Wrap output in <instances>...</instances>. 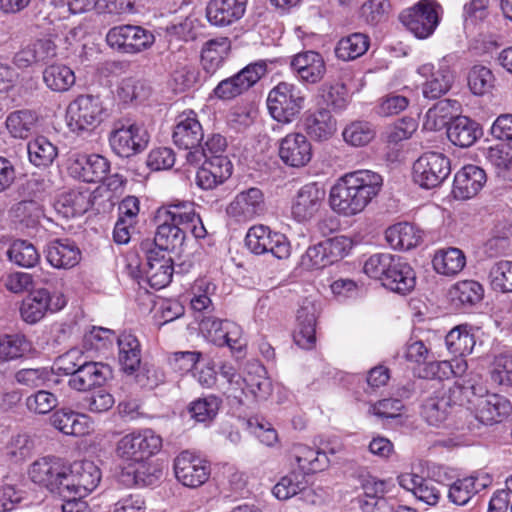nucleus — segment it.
I'll list each match as a JSON object with an SVG mask.
<instances>
[{
  "label": "nucleus",
  "instance_id": "cd10ccee",
  "mask_svg": "<svg viewBox=\"0 0 512 512\" xmlns=\"http://www.w3.org/2000/svg\"><path fill=\"white\" fill-rule=\"evenodd\" d=\"M265 211L264 194L257 187L240 191L227 207V213L238 221H247Z\"/></svg>",
  "mask_w": 512,
  "mask_h": 512
},
{
  "label": "nucleus",
  "instance_id": "6e6552de",
  "mask_svg": "<svg viewBox=\"0 0 512 512\" xmlns=\"http://www.w3.org/2000/svg\"><path fill=\"white\" fill-rule=\"evenodd\" d=\"M155 40L156 37L151 30L132 24L114 26L106 34V42L110 48L131 55L150 49Z\"/></svg>",
  "mask_w": 512,
  "mask_h": 512
},
{
  "label": "nucleus",
  "instance_id": "de8ad7c7",
  "mask_svg": "<svg viewBox=\"0 0 512 512\" xmlns=\"http://www.w3.org/2000/svg\"><path fill=\"white\" fill-rule=\"evenodd\" d=\"M43 82L53 92H66L76 81L74 71L64 64H52L42 72Z\"/></svg>",
  "mask_w": 512,
  "mask_h": 512
},
{
  "label": "nucleus",
  "instance_id": "0e129e2a",
  "mask_svg": "<svg viewBox=\"0 0 512 512\" xmlns=\"http://www.w3.org/2000/svg\"><path fill=\"white\" fill-rule=\"evenodd\" d=\"M467 362L460 356H454L451 361H431L429 363V372L425 378H448L449 374L460 377L467 370Z\"/></svg>",
  "mask_w": 512,
  "mask_h": 512
},
{
  "label": "nucleus",
  "instance_id": "412c9836",
  "mask_svg": "<svg viewBox=\"0 0 512 512\" xmlns=\"http://www.w3.org/2000/svg\"><path fill=\"white\" fill-rule=\"evenodd\" d=\"M109 171V160L100 154L73 153L69 158V174L83 182H102Z\"/></svg>",
  "mask_w": 512,
  "mask_h": 512
},
{
  "label": "nucleus",
  "instance_id": "37998d69",
  "mask_svg": "<svg viewBox=\"0 0 512 512\" xmlns=\"http://www.w3.org/2000/svg\"><path fill=\"white\" fill-rule=\"evenodd\" d=\"M29 162L38 168L50 167L58 157V148L45 136H36L27 143Z\"/></svg>",
  "mask_w": 512,
  "mask_h": 512
},
{
  "label": "nucleus",
  "instance_id": "a19ab883",
  "mask_svg": "<svg viewBox=\"0 0 512 512\" xmlns=\"http://www.w3.org/2000/svg\"><path fill=\"white\" fill-rule=\"evenodd\" d=\"M445 344L454 356L465 357L471 354L476 344L473 327L461 324L452 328L445 337Z\"/></svg>",
  "mask_w": 512,
  "mask_h": 512
},
{
  "label": "nucleus",
  "instance_id": "680f3d73",
  "mask_svg": "<svg viewBox=\"0 0 512 512\" xmlns=\"http://www.w3.org/2000/svg\"><path fill=\"white\" fill-rule=\"evenodd\" d=\"M30 344L22 334H0V359L9 361L22 357Z\"/></svg>",
  "mask_w": 512,
  "mask_h": 512
},
{
  "label": "nucleus",
  "instance_id": "473e14b6",
  "mask_svg": "<svg viewBox=\"0 0 512 512\" xmlns=\"http://www.w3.org/2000/svg\"><path fill=\"white\" fill-rule=\"evenodd\" d=\"M512 412V403L499 394H491L476 404L475 418L485 425L502 422Z\"/></svg>",
  "mask_w": 512,
  "mask_h": 512
},
{
  "label": "nucleus",
  "instance_id": "13d9d810",
  "mask_svg": "<svg viewBox=\"0 0 512 512\" xmlns=\"http://www.w3.org/2000/svg\"><path fill=\"white\" fill-rule=\"evenodd\" d=\"M489 282L492 290L500 293H512V261L499 260L489 270Z\"/></svg>",
  "mask_w": 512,
  "mask_h": 512
},
{
  "label": "nucleus",
  "instance_id": "7ed1b4c3",
  "mask_svg": "<svg viewBox=\"0 0 512 512\" xmlns=\"http://www.w3.org/2000/svg\"><path fill=\"white\" fill-rule=\"evenodd\" d=\"M149 139L145 127L130 118L115 120L108 135L111 150L121 158L142 153L147 148Z\"/></svg>",
  "mask_w": 512,
  "mask_h": 512
},
{
  "label": "nucleus",
  "instance_id": "e2e57ef3",
  "mask_svg": "<svg viewBox=\"0 0 512 512\" xmlns=\"http://www.w3.org/2000/svg\"><path fill=\"white\" fill-rule=\"evenodd\" d=\"M490 379L499 386H512V353L503 352L496 355L491 363Z\"/></svg>",
  "mask_w": 512,
  "mask_h": 512
},
{
  "label": "nucleus",
  "instance_id": "69168bd1",
  "mask_svg": "<svg viewBox=\"0 0 512 512\" xmlns=\"http://www.w3.org/2000/svg\"><path fill=\"white\" fill-rule=\"evenodd\" d=\"M319 96L336 112L345 110L349 102L347 88L343 83L322 84L319 88Z\"/></svg>",
  "mask_w": 512,
  "mask_h": 512
},
{
  "label": "nucleus",
  "instance_id": "9d476101",
  "mask_svg": "<svg viewBox=\"0 0 512 512\" xmlns=\"http://www.w3.org/2000/svg\"><path fill=\"white\" fill-rule=\"evenodd\" d=\"M152 246L153 243L149 239L140 243V250L146 258V262L140 269L141 280L151 288L159 290L171 282L174 266L168 253L161 252L160 249H152Z\"/></svg>",
  "mask_w": 512,
  "mask_h": 512
},
{
  "label": "nucleus",
  "instance_id": "3c124183",
  "mask_svg": "<svg viewBox=\"0 0 512 512\" xmlns=\"http://www.w3.org/2000/svg\"><path fill=\"white\" fill-rule=\"evenodd\" d=\"M38 117L34 111L23 109L11 112L6 118V127L14 138H28L37 123Z\"/></svg>",
  "mask_w": 512,
  "mask_h": 512
},
{
  "label": "nucleus",
  "instance_id": "1a4fd4ad",
  "mask_svg": "<svg viewBox=\"0 0 512 512\" xmlns=\"http://www.w3.org/2000/svg\"><path fill=\"white\" fill-rule=\"evenodd\" d=\"M231 50V42L227 37L208 40L201 51V66L204 75L200 71L189 69L186 71L185 86H201L224 65Z\"/></svg>",
  "mask_w": 512,
  "mask_h": 512
},
{
  "label": "nucleus",
  "instance_id": "864d4df0",
  "mask_svg": "<svg viewBox=\"0 0 512 512\" xmlns=\"http://www.w3.org/2000/svg\"><path fill=\"white\" fill-rule=\"evenodd\" d=\"M8 259L23 268H33L40 261V254L36 247L27 240L17 239L7 250Z\"/></svg>",
  "mask_w": 512,
  "mask_h": 512
},
{
  "label": "nucleus",
  "instance_id": "20e7f679",
  "mask_svg": "<svg viewBox=\"0 0 512 512\" xmlns=\"http://www.w3.org/2000/svg\"><path fill=\"white\" fill-rule=\"evenodd\" d=\"M305 105V92L296 84L284 81L273 87L267 97V108L271 117L283 124L296 120Z\"/></svg>",
  "mask_w": 512,
  "mask_h": 512
},
{
  "label": "nucleus",
  "instance_id": "4d7b16f0",
  "mask_svg": "<svg viewBox=\"0 0 512 512\" xmlns=\"http://www.w3.org/2000/svg\"><path fill=\"white\" fill-rule=\"evenodd\" d=\"M222 400L215 395L198 398L188 406V413L197 422H211L220 409Z\"/></svg>",
  "mask_w": 512,
  "mask_h": 512
},
{
  "label": "nucleus",
  "instance_id": "338daca9",
  "mask_svg": "<svg viewBox=\"0 0 512 512\" xmlns=\"http://www.w3.org/2000/svg\"><path fill=\"white\" fill-rule=\"evenodd\" d=\"M181 210V225H183L185 236L190 232L196 239L205 238L206 228L202 219L195 211L194 204L191 202H179Z\"/></svg>",
  "mask_w": 512,
  "mask_h": 512
},
{
  "label": "nucleus",
  "instance_id": "58836bf2",
  "mask_svg": "<svg viewBox=\"0 0 512 512\" xmlns=\"http://www.w3.org/2000/svg\"><path fill=\"white\" fill-rule=\"evenodd\" d=\"M459 109L460 103L457 100H439L426 112L423 127L429 131H438L448 127Z\"/></svg>",
  "mask_w": 512,
  "mask_h": 512
},
{
  "label": "nucleus",
  "instance_id": "79ce46f5",
  "mask_svg": "<svg viewBox=\"0 0 512 512\" xmlns=\"http://www.w3.org/2000/svg\"><path fill=\"white\" fill-rule=\"evenodd\" d=\"M90 207L91 201L88 193L79 190L64 192L54 202L55 210L66 218L80 216Z\"/></svg>",
  "mask_w": 512,
  "mask_h": 512
},
{
  "label": "nucleus",
  "instance_id": "6ab92c4d",
  "mask_svg": "<svg viewBox=\"0 0 512 512\" xmlns=\"http://www.w3.org/2000/svg\"><path fill=\"white\" fill-rule=\"evenodd\" d=\"M102 478L100 468L90 460L76 461L68 467L65 494L85 497L94 491Z\"/></svg>",
  "mask_w": 512,
  "mask_h": 512
},
{
  "label": "nucleus",
  "instance_id": "6e6d98bb",
  "mask_svg": "<svg viewBox=\"0 0 512 512\" xmlns=\"http://www.w3.org/2000/svg\"><path fill=\"white\" fill-rule=\"evenodd\" d=\"M376 135L373 124L368 121L357 120L348 124L342 136L344 141L353 147H363L369 144Z\"/></svg>",
  "mask_w": 512,
  "mask_h": 512
},
{
  "label": "nucleus",
  "instance_id": "8fccbe9b",
  "mask_svg": "<svg viewBox=\"0 0 512 512\" xmlns=\"http://www.w3.org/2000/svg\"><path fill=\"white\" fill-rule=\"evenodd\" d=\"M254 371H248L243 377L242 381L244 386L242 392L245 395L250 394L255 399H266L272 390V385L268 377H266V370L263 365L253 366Z\"/></svg>",
  "mask_w": 512,
  "mask_h": 512
},
{
  "label": "nucleus",
  "instance_id": "72a5a7b5",
  "mask_svg": "<svg viewBox=\"0 0 512 512\" xmlns=\"http://www.w3.org/2000/svg\"><path fill=\"white\" fill-rule=\"evenodd\" d=\"M316 307L313 303H304L297 312V329L293 340L302 349L310 350L316 344Z\"/></svg>",
  "mask_w": 512,
  "mask_h": 512
},
{
  "label": "nucleus",
  "instance_id": "774afa93",
  "mask_svg": "<svg viewBox=\"0 0 512 512\" xmlns=\"http://www.w3.org/2000/svg\"><path fill=\"white\" fill-rule=\"evenodd\" d=\"M467 80L473 94L484 95L493 88L495 78L489 68L475 65L470 69Z\"/></svg>",
  "mask_w": 512,
  "mask_h": 512
},
{
  "label": "nucleus",
  "instance_id": "4c0bfd02",
  "mask_svg": "<svg viewBox=\"0 0 512 512\" xmlns=\"http://www.w3.org/2000/svg\"><path fill=\"white\" fill-rule=\"evenodd\" d=\"M291 454L304 475L323 471L329 464V459L324 451L305 445L294 444Z\"/></svg>",
  "mask_w": 512,
  "mask_h": 512
},
{
  "label": "nucleus",
  "instance_id": "f257e3e1",
  "mask_svg": "<svg viewBox=\"0 0 512 512\" xmlns=\"http://www.w3.org/2000/svg\"><path fill=\"white\" fill-rule=\"evenodd\" d=\"M383 177L371 170H356L341 176L331 187L329 203L339 215L361 213L381 192Z\"/></svg>",
  "mask_w": 512,
  "mask_h": 512
},
{
  "label": "nucleus",
  "instance_id": "ddd939ff",
  "mask_svg": "<svg viewBox=\"0 0 512 512\" xmlns=\"http://www.w3.org/2000/svg\"><path fill=\"white\" fill-rule=\"evenodd\" d=\"M66 305L67 299L62 292L37 288L30 291L22 300L20 315L26 323L35 324L42 320L47 313H56Z\"/></svg>",
  "mask_w": 512,
  "mask_h": 512
},
{
  "label": "nucleus",
  "instance_id": "c85d7f7f",
  "mask_svg": "<svg viewBox=\"0 0 512 512\" xmlns=\"http://www.w3.org/2000/svg\"><path fill=\"white\" fill-rule=\"evenodd\" d=\"M111 376L112 370L109 365L83 361L78 372L69 378L68 386L76 391H88L102 387Z\"/></svg>",
  "mask_w": 512,
  "mask_h": 512
},
{
  "label": "nucleus",
  "instance_id": "f03ea898",
  "mask_svg": "<svg viewBox=\"0 0 512 512\" xmlns=\"http://www.w3.org/2000/svg\"><path fill=\"white\" fill-rule=\"evenodd\" d=\"M363 272L371 279L380 281L391 292L407 295L416 285V274L402 257L390 253H376L364 263Z\"/></svg>",
  "mask_w": 512,
  "mask_h": 512
},
{
  "label": "nucleus",
  "instance_id": "bf43d9fd",
  "mask_svg": "<svg viewBox=\"0 0 512 512\" xmlns=\"http://www.w3.org/2000/svg\"><path fill=\"white\" fill-rule=\"evenodd\" d=\"M486 158L495 166L500 177L504 180L512 181V146L501 144L490 147Z\"/></svg>",
  "mask_w": 512,
  "mask_h": 512
},
{
  "label": "nucleus",
  "instance_id": "423d86ee",
  "mask_svg": "<svg viewBox=\"0 0 512 512\" xmlns=\"http://www.w3.org/2000/svg\"><path fill=\"white\" fill-rule=\"evenodd\" d=\"M180 204H170L157 209L155 223L157 230L155 233L152 249H160L167 253L182 247L185 241L183 225H181Z\"/></svg>",
  "mask_w": 512,
  "mask_h": 512
},
{
  "label": "nucleus",
  "instance_id": "2f4dec72",
  "mask_svg": "<svg viewBox=\"0 0 512 512\" xmlns=\"http://www.w3.org/2000/svg\"><path fill=\"white\" fill-rule=\"evenodd\" d=\"M290 67L302 81L311 84L319 82L326 72L322 55L312 50L293 56Z\"/></svg>",
  "mask_w": 512,
  "mask_h": 512
},
{
  "label": "nucleus",
  "instance_id": "f8f14e48",
  "mask_svg": "<svg viewBox=\"0 0 512 512\" xmlns=\"http://www.w3.org/2000/svg\"><path fill=\"white\" fill-rule=\"evenodd\" d=\"M162 448V438L152 429L134 431L123 436L117 443V455L127 461L143 463Z\"/></svg>",
  "mask_w": 512,
  "mask_h": 512
},
{
  "label": "nucleus",
  "instance_id": "4468645a",
  "mask_svg": "<svg viewBox=\"0 0 512 512\" xmlns=\"http://www.w3.org/2000/svg\"><path fill=\"white\" fill-rule=\"evenodd\" d=\"M450 173V159L440 152H426L413 164V180L424 189L440 186Z\"/></svg>",
  "mask_w": 512,
  "mask_h": 512
},
{
  "label": "nucleus",
  "instance_id": "f3484780",
  "mask_svg": "<svg viewBox=\"0 0 512 512\" xmlns=\"http://www.w3.org/2000/svg\"><path fill=\"white\" fill-rule=\"evenodd\" d=\"M68 466L57 457L46 456L33 462L29 469L32 482L47 488L52 493L66 497V479Z\"/></svg>",
  "mask_w": 512,
  "mask_h": 512
},
{
  "label": "nucleus",
  "instance_id": "a878e982",
  "mask_svg": "<svg viewBox=\"0 0 512 512\" xmlns=\"http://www.w3.org/2000/svg\"><path fill=\"white\" fill-rule=\"evenodd\" d=\"M486 182L487 175L483 168L465 165L454 176L452 195L457 200L471 199L483 189Z\"/></svg>",
  "mask_w": 512,
  "mask_h": 512
},
{
  "label": "nucleus",
  "instance_id": "b1692460",
  "mask_svg": "<svg viewBox=\"0 0 512 512\" xmlns=\"http://www.w3.org/2000/svg\"><path fill=\"white\" fill-rule=\"evenodd\" d=\"M172 139L178 148L188 152L200 146L204 132L194 111L183 112L176 118Z\"/></svg>",
  "mask_w": 512,
  "mask_h": 512
},
{
  "label": "nucleus",
  "instance_id": "bb28decb",
  "mask_svg": "<svg viewBox=\"0 0 512 512\" xmlns=\"http://www.w3.org/2000/svg\"><path fill=\"white\" fill-rule=\"evenodd\" d=\"M279 157L290 167H303L312 158V145L303 133H289L279 143Z\"/></svg>",
  "mask_w": 512,
  "mask_h": 512
},
{
  "label": "nucleus",
  "instance_id": "5701e85b",
  "mask_svg": "<svg viewBox=\"0 0 512 512\" xmlns=\"http://www.w3.org/2000/svg\"><path fill=\"white\" fill-rule=\"evenodd\" d=\"M306 137L317 142L330 139L337 130V120L327 108L307 110L300 121Z\"/></svg>",
  "mask_w": 512,
  "mask_h": 512
},
{
  "label": "nucleus",
  "instance_id": "7c9ffc66",
  "mask_svg": "<svg viewBox=\"0 0 512 512\" xmlns=\"http://www.w3.org/2000/svg\"><path fill=\"white\" fill-rule=\"evenodd\" d=\"M45 253L48 263L56 269H71L79 264L82 256L76 242L69 238L50 241Z\"/></svg>",
  "mask_w": 512,
  "mask_h": 512
},
{
  "label": "nucleus",
  "instance_id": "5fc2aeb1",
  "mask_svg": "<svg viewBox=\"0 0 512 512\" xmlns=\"http://www.w3.org/2000/svg\"><path fill=\"white\" fill-rule=\"evenodd\" d=\"M307 487L306 476L300 471H291L283 476L273 487L272 493L279 500H287Z\"/></svg>",
  "mask_w": 512,
  "mask_h": 512
},
{
  "label": "nucleus",
  "instance_id": "c9c22d12",
  "mask_svg": "<svg viewBox=\"0 0 512 512\" xmlns=\"http://www.w3.org/2000/svg\"><path fill=\"white\" fill-rule=\"evenodd\" d=\"M481 135L479 124L467 116H456L447 127L448 139L461 148L470 147Z\"/></svg>",
  "mask_w": 512,
  "mask_h": 512
},
{
  "label": "nucleus",
  "instance_id": "39448f33",
  "mask_svg": "<svg viewBox=\"0 0 512 512\" xmlns=\"http://www.w3.org/2000/svg\"><path fill=\"white\" fill-rule=\"evenodd\" d=\"M107 117V109L100 96L82 94L71 101L66 110L70 131L81 134L99 126Z\"/></svg>",
  "mask_w": 512,
  "mask_h": 512
},
{
  "label": "nucleus",
  "instance_id": "2eb2a0df",
  "mask_svg": "<svg viewBox=\"0 0 512 512\" xmlns=\"http://www.w3.org/2000/svg\"><path fill=\"white\" fill-rule=\"evenodd\" d=\"M437 8L439 5L434 0H420L414 6L403 10L399 19L415 37L426 39L439 25Z\"/></svg>",
  "mask_w": 512,
  "mask_h": 512
},
{
  "label": "nucleus",
  "instance_id": "c03bdc74",
  "mask_svg": "<svg viewBox=\"0 0 512 512\" xmlns=\"http://www.w3.org/2000/svg\"><path fill=\"white\" fill-rule=\"evenodd\" d=\"M50 422L65 435L83 436L88 432L86 417L69 409L55 411Z\"/></svg>",
  "mask_w": 512,
  "mask_h": 512
},
{
  "label": "nucleus",
  "instance_id": "a211bd4d",
  "mask_svg": "<svg viewBox=\"0 0 512 512\" xmlns=\"http://www.w3.org/2000/svg\"><path fill=\"white\" fill-rule=\"evenodd\" d=\"M350 248L351 242L347 237L328 238L308 247L302 256V264L307 269H322L344 258Z\"/></svg>",
  "mask_w": 512,
  "mask_h": 512
},
{
  "label": "nucleus",
  "instance_id": "052dcab7",
  "mask_svg": "<svg viewBox=\"0 0 512 512\" xmlns=\"http://www.w3.org/2000/svg\"><path fill=\"white\" fill-rule=\"evenodd\" d=\"M150 94L151 88L144 81L134 78L123 79L117 88V97L124 104L142 102Z\"/></svg>",
  "mask_w": 512,
  "mask_h": 512
},
{
  "label": "nucleus",
  "instance_id": "9b49d317",
  "mask_svg": "<svg viewBox=\"0 0 512 512\" xmlns=\"http://www.w3.org/2000/svg\"><path fill=\"white\" fill-rule=\"evenodd\" d=\"M267 73L265 60L250 63L234 75L222 79L211 93L222 101H230L247 92Z\"/></svg>",
  "mask_w": 512,
  "mask_h": 512
},
{
  "label": "nucleus",
  "instance_id": "c756f323",
  "mask_svg": "<svg viewBox=\"0 0 512 512\" xmlns=\"http://www.w3.org/2000/svg\"><path fill=\"white\" fill-rule=\"evenodd\" d=\"M247 3V0H210L206 7L207 20L213 26H229L244 16Z\"/></svg>",
  "mask_w": 512,
  "mask_h": 512
},
{
  "label": "nucleus",
  "instance_id": "0eeeda50",
  "mask_svg": "<svg viewBox=\"0 0 512 512\" xmlns=\"http://www.w3.org/2000/svg\"><path fill=\"white\" fill-rule=\"evenodd\" d=\"M462 394L463 386L457 382L448 388L442 387L434 391L422 403V417L429 425L440 426L462 405Z\"/></svg>",
  "mask_w": 512,
  "mask_h": 512
},
{
  "label": "nucleus",
  "instance_id": "393cba45",
  "mask_svg": "<svg viewBox=\"0 0 512 512\" xmlns=\"http://www.w3.org/2000/svg\"><path fill=\"white\" fill-rule=\"evenodd\" d=\"M200 163L195 182L203 190L215 189L232 175L233 165L228 157L206 158Z\"/></svg>",
  "mask_w": 512,
  "mask_h": 512
},
{
  "label": "nucleus",
  "instance_id": "ea45409f",
  "mask_svg": "<svg viewBox=\"0 0 512 512\" xmlns=\"http://www.w3.org/2000/svg\"><path fill=\"white\" fill-rule=\"evenodd\" d=\"M385 238L391 248L407 251L419 244L421 234L413 224L400 222L386 229Z\"/></svg>",
  "mask_w": 512,
  "mask_h": 512
},
{
  "label": "nucleus",
  "instance_id": "dca6fc26",
  "mask_svg": "<svg viewBox=\"0 0 512 512\" xmlns=\"http://www.w3.org/2000/svg\"><path fill=\"white\" fill-rule=\"evenodd\" d=\"M245 245L255 255L271 254L277 259H287L291 254L288 238L269 227L257 225L251 227L245 237Z\"/></svg>",
  "mask_w": 512,
  "mask_h": 512
},
{
  "label": "nucleus",
  "instance_id": "e433bc0d",
  "mask_svg": "<svg viewBox=\"0 0 512 512\" xmlns=\"http://www.w3.org/2000/svg\"><path fill=\"white\" fill-rule=\"evenodd\" d=\"M452 304L463 311L478 305L484 297L483 286L474 280H463L455 283L450 291Z\"/></svg>",
  "mask_w": 512,
  "mask_h": 512
},
{
  "label": "nucleus",
  "instance_id": "4be33fe9",
  "mask_svg": "<svg viewBox=\"0 0 512 512\" xmlns=\"http://www.w3.org/2000/svg\"><path fill=\"white\" fill-rule=\"evenodd\" d=\"M326 192L316 182L303 185L296 193L292 206V217L299 223L310 221L320 210Z\"/></svg>",
  "mask_w": 512,
  "mask_h": 512
},
{
  "label": "nucleus",
  "instance_id": "49530a36",
  "mask_svg": "<svg viewBox=\"0 0 512 512\" xmlns=\"http://www.w3.org/2000/svg\"><path fill=\"white\" fill-rule=\"evenodd\" d=\"M226 148V138L220 133H211L207 136L204 144L201 142L200 146H198L196 150L186 153V160L192 165H197L206 158L227 157L224 154Z\"/></svg>",
  "mask_w": 512,
  "mask_h": 512
},
{
  "label": "nucleus",
  "instance_id": "a18cd8bd",
  "mask_svg": "<svg viewBox=\"0 0 512 512\" xmlns=\"http://www.w3.org/2000/svg\"><path fill=\"white\" fill-rule=\"evenodd\" d=\"M453 81V72L447 64V61L443 59L439 63V68L435 74H433V77L427 79L422 85V94L426 99H439L450 90Z\"/></svg>",
  "mask_w": 512,
  "mask_h": 512
},
{
  "label": "nucleus",
  "instance_id": "603ef678",
  "mask_svg": "<svg viewBox=\"0 0 512 512\" xmlns=\"http://www.w3.org/2000/svg\"><path fill=\"white\" fill-rule=\"evenodd\" d=\"M369 37L362 33H352L341 38L336 47L335 54L343 61L354 60L362 56L369 48Z\"/></svg>",
  "mask_w": 512,
  "mask_h": 512
},
{
  "label": "nucleus",
  "instance_id": "aec40b11",
  "mask_svg": "<svg viewBox=\"0 0 512 512\" xmlns=\"http://www.w3.org/2000/svg\"><path fill=\"white\" fill-rule=\"evenodd\" d=\"M173 467L176 479L189 488L202 486L211 474L210 463L188 450L177 455Z\"/></svg>",
  "mask_w": 512,
  "mask_h": 512
},
{
  "label": "nucleus",
  "instance_id": "09e8293b",
  "mask_svg": "<svg viewBox=\"0 0 512 512\" xmlns=\"http://www.w3.org/2000/svg\"><path fill=\"white\" fill-rule=\"evenodd\" d=\"M433 268L445 276L457 275L465 267L466 258L458 248H447L435 253L432 260Z\"/></svg>",
  "mask_w": 512,
  "mask_h": 512
},
{
  "label": "nucleus",
  "instance_id": "f704fd0d",
  "mask_svg": "<svg viewBox=\"0 0 512 512\" xmlns=\"http://www.w3.org/2000/svg\"><path fill=\"white\" fill-rule=\"evenodd\" d=\"M118 362L121 371L125 375H131L137 371L142 362V348L138 338L128 332L117 336Z\"/></svg>",
  "mask_w": 512,
  "mask_h": 512
}]
</instances>
